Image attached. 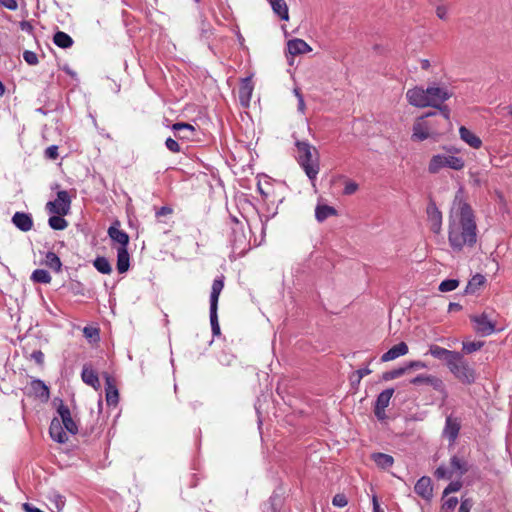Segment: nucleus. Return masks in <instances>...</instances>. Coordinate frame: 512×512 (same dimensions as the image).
I'll list each match as a JSON object with an SVG mask.
<instances>
[{"mask_svg": "<svg viewBox=\"0 0 512 512\" xmlns=\"http://www.w3.org/2000/svg\"><path fill=\"white\" fill-rule=\"evenodd\" d=\"M477 224L474 211L463 200L460 193L455 195L449 215L448 242L454 252L473 248L477 243Z\"/></svg>", "mask_w": 512, "mask_h": 512, "instance_id": "obj_1", "label": "nucleus"}, {"mask_svg": "<svg viewBox=\"0 0 512 512\" xmlns=\"http://www.w3.org/2000/svg\"><path fill=\"white\" fill-rule=\"evenodd\" d=\"M451 96L452 92L447 88L436 85L428 86L426 89L420 86H415L408 89L406 92V98L410 105L419 108H436L446 121H449L451 111L444 102Z\"/></svg>", "mask_w": 512, "mask_h": 512, "instance_id": "obj_2", "label": "nucleus"}, {"mask_svg": "<svg viewBox=\"0 0 512 512\" xmlns=\"http://www.w3.org/2000/svg\"><path fill=\"white\" fill-rule=\"evenodd\" d=\"M295 145L298 151L297 161L299 165L305 171L309 180L315 181L320 170L317 150L307 141L298 140Z\"/></svg>", "mask_w": 512, "mask_h": 512, "instance_id": "obj_3", "label": "nucleus"}, {"mask_svg": "<svg viewBox=\"0 0 512 512\" xmlns=\"http://www.w3.org/2000/svg\"><path fill=\"white\" fill-rule=\"evenodd\" d=\"M448 369L462 384L471 385L477 379L475 368L469 364L461 352H458V355L454 358Z\"/></svg>", "mask_w": 512, "mask_h": 512, "instance_id": "obj_4", "label": "nucleus"}, {"mask_svg": "<svg viewBox=\"0 0 512 512\" xmlns=\"http://www.w3.org/2000/svg\"><path fill=\"white\" fill-rule=\"evenodd\" d=\"M66 431L73 435L78 432V426L72 416H69L62 421L56 417L51 420L49 434L55 442L61 444L66 443L68 441Z\"/></svg>", "mask_w": 512, "mask_h": 512, "instance_id": "obj_5", "label": "nucleus"}, {"mask_svg": "<svg viewBox=\"0 0 512 512\" xmlns=\"http://www.w3.org/2000/svg\"><path fill=\"white\" fill-rule=\"evenodd\" d=\"M224 288V276H219L213 280L211 293H210V324L213 336L220 335V325L218 321V300L221 291Z\"/></svg>", "mask_w": 512, "mask_h": 512, "instance_id": "obj_6", "label": "nucleus"}, {"mask_svg": "<svg viewBox=\"0 0 512 512\" xmlns=\"http://www.w3.org/2000/svg\"><path fill=\"white\" fill-rule=\"evenodd\" d=\"M465 162L463 158L453 156L436 154L433 155L428 164V171L432 174L438 173L443 168H450L452 170L459 171L463 169Z\"/></svg>", "mask_w": 512, "mask_h": 512, "instance_id": "obj_7", "label": "nucleus"}, {"mask_svg": "<svg viewBox=\"0 0 512 512\" xmlns=\"http://www.w3.org/2000/svg\"><path fill=\"white\" fill-rule=\"evenodd\" d=\"M470 321L474 324L475 332L481 336H489L497 331L496 322L487 312L471 315Z\"/></svg>", "mask_w": 512, "mask_h": 512, "instance_id": "obj_8", "label": "nucleus"}, {"mask_svg": "<svg viewBox=\"0 0 512 512\" xmlns=\"http://www.w3.org/2000/svg\"><path fill=\"white\" fill-rule=\"evenodd\" d=\"M71 208V197L66 190L57 192V198L46 204V209L51 214L67 215Z\"/></svg>", "mask_w": 512, "mask_h": 512, "instance_id": "obj_9", "label": "nucleus"}, {"mask_svg": "<svg viewBox=\"0 0 512 512\" xmlns=\"http://www.w3.org/2000/svg\"><path fill=\"white\" fill-rule=\"evenodd\" d=\"M437 113L435 111L428 112L424 116L420 117L413 125V134L412 139L417 141H424L433 135L435 132L432 130L429 121L424 120L426 117L435 116Z\"/></svg>", "mask_w": 512, "mask_h": 512, "instance_id": "obj_10", "label": "nucleus"}, {"mask_svg": "<svg viewBox=\"0 0 512 512\" xmlns=\"http://www.w3.org/2000/svg\"><path fill=\"white\" fill-rule=\"evenodd\" d=\"M394 392V388H387L377 396L374 404V414L379 421L386 419L385 409L389 406Z\"/></svg>", "mask_w": 512, "mask_h": 512, "instance_id": "obj_11", "label": "nucleus"}, {"mask_svg": "<svg viewBox=\"0 0 512 512\" xmlns=\"http://www.w3.org/2000/svg\"><path fill=\"white\" fill-rule=\"evenodd\" d=\"M410 383L413 385H421V384H428L433 387L434 390L438 391L439 393L446 395L447 391L445 388V384L437 376L434 375H427V374H419L416 377L412 378L410 380Z\"/></svg>", "mask_w": 512, "mask_h": 512, "instance_id": "obj_12", "label": "nucleus"}, {"mask_svg": "<svg viewBox=\"0 0 512 512\" xmlns=\"http://www.w3.org/2000/svg\"><path fill=\"white\" fill-rule=\"evenodd\" d=\"M428 354L438 360L444 361L447 368H449L454 358L458 355V351L448 350L436 344H432L429 346Z\"/></svg>", "mask_w": 512, "mask_h": 512, "instance_id": "obj_13", "label": "nucleus"}, {"mask_svg": "<svg viewBox=\"0 0 512 512\" xmlns=\"http://www.w3.org/2000/svg\"><path fill=\"white\" fill-rule=\"evenodd\" d=\"M414 491L424 500L430 502L433 498V486L431 478L428 476H422L419 478L414 486Z\"/></svg>", "mask_w": 512, "mask_h": 512, "instance_id": "obj_14", "label": "nucleus"}, {"mask_svg": "<svg viewBox=\"0 0 512 512\" xmlns=\"http://www.w3.org/2000/svg\"><path fill=\"white\" fill-rule=\"evenodd\" d=\"M28 395H32L41 401H48L50 397L49 387L40 379H33L29 384Z\"/></svg>", "mask_w": 512, "mask_h": 512, "instance_id": "obj_15", "label": "nucleus"}, {"mask_svg": "<svg viewBox=\"0 0 512 512\" xmlns=\"http://www.w3.org/2000/svg\"><path fill=\"white\" fill-rule=\"evenodd\" d=\"M253 89H254V86H253L251 77L248 76V77L241 79L239 90H238V97H239V102L243 107L249 106Z\"/></svg>", "mask_w": 512, "mask_h": 512, "instance_id": "obj_16", "label": "nucleus"}, {"mask_svg": "<svg viewBox=\"0 0 512 512\" xmlns=\"http://www.w3.org/2000/svg\"><path fill=\"white\" fill-rule=\"evenodd\" d=\"M460 428L461 425L459 420L450 415L446 417L445 426L442 434L445 438L449 440L451 444H453L459 435Z\"/></svg>", "mask_w": 512, "mask_h": 512, "instance_id": "obj_17", "label": "nucleus"}, {"mask_svg": "<svg viewBox=\"0 0 512 512\" xmlns=\"http://www.w3.org/2000/svg\"><path fill=\"white\" fill-rule=\"evenodd\" d=\"M119 227L120 222L116 220L108 228V235L113 242L120 244V247L127 248L129 244V235L125 231L119 229Z\"/></svg>", "mask_w": 512, "mask_h": 512, "instance_id": "obj_18", "label": "nucleus"}, {"mask_svg": "<svg viewBox=\"0 0 512 512\" xmlns=\"http://www.w3.org/2000/svg\"><path fill=\"white\" fill-rule=\"evenodd\" d=\"M427 215L431 223V231L438 234L442 226V213L434 202H430L427 206Z\"/></svg>", "mask_w": 512, "mask_h": 512, "instance_id": "obj_19", "label": "nucleus"}, {"mask_svg": "<svg viewBox=\"0 0 512 512\" xmlns=\"http://www.w3.org/2000/svg\"><path fill=\"white\" fill-rule=\"evenodd\" d=\"M12 223L23 232L30 231L33 227L32 216L25 212H16L12 216Z\"/></svg>", "mask_w": 512, "mask_h": 512, "instance_id": "obj_20", "label": "nucleus"}, {"mask_svg": "<svg viewBox=\"0 0 512 512\" xmlns=\"http://www.w3.org/2000/svg\"><path fill=\"white\" fill-rule=\"evenodd\" d=\"M172 130L176 132L175 136L177 138L186 140H192L196 131L193 125L185 122L174 123Z\"/></svg>", "mask_w": 512, "mask_h": 512, "instance_id": "obj_21", "label": "nucleus"}, {"mask_svg": "<svg viewBox=\"0 0 512 512\" xmlns=\"http://www.w3.org/2000/svg\"><path fill=\"white\" fill-rule=\"evenodd\" d=\"M81 378L85 384L93 387L94 389H98L100 387L98 374L90 364H84L81 372Z\"/></svg>", "mask_w": 512, "mask_h": 512, "instance_id": "obj_22", "label": "nucleus"}, {"mask_svg": "<svg viewBox=\"0 0 512 512\" xmlns=\"http://www.w3.org/2000/svg\"><path fill=\"white\" fill-rule=\"evenodd\" d=\"M408 345L405 342H400L397 345L391 347L387 352L381 356L382 362L392 361L400 356H404L408 353Z\"/></svg>", "mask_w": 512, "mask_h": 512, "instance_id": "obj_23", "label": "nucleus"}, {"mask_svg": "<svg viewBox=\"0 0 512 512\" xmlns=\"http://www.w3.org/2000/svg\"><path fill=\"white\" fill-rule=\"evenodd\" d=\"M105 380L106 402L110 406H116L119 401L118 389L113 384L112 378L108 374H105Z\"/></svg>", "mask_w": 512, "mask_h": 512, "instance_id": "obj_24", "label": "nucleus"}, {"mask_svg": "<svg viewBox=\"0 0 512 512\" xmlns=\"http://www.w3.org/2000/svg\"><path fill=\"white\" fill-rule=\"evenodd\" d=\"M459 134L462 141L474 149H479L482 146V140L465 126L459 128Z\"/></svg>", "mask_w": 512, "mask_h": 512, "instance_id": "obj_25", "label": "nucleus"}, {"mask_svg": "<svg viewBox=\"0 0 512 512\" xmlns=\"http://www.w3.org/2000/svg\"><path fill=\"white\" fill-rule=\"evenodd\" d=\"M287 50L289 54L295 56L310 52L312 49L304 40L295 38L287 42Z\"/></svg>", "mask_w": 512, "mask_h": 512, "instance_id": "obj_26", "label": "nucleus"}, {"mask_svg": "<svg viewBox=\"0 0 512 512\" xmlns=\"http://www.w3.org/2000/svg\"><path fill=\"white\" fill-rule=\"evenodd\" d=\"M130 268V255L128 249L119 247L117 249V270L120 274L127 272Z\"/></svg>", "mask_w": 512, "mask_h": 512, "instance_id": "obj_27", "label": "nucleus"}, {"mask_svg": "<svg viewBox=\"0 0 512 512\" xmlns=\"http://www.w3.org/2000/svg\"><path fill=\"white\" fill-rule=\"evenodd\" d=\"M371 460L376 464V466L380 469L387 470L394 464V458L385 453L375 452L371 454Z\"/></svg>", "mask_w": 512, "mask_h": 512, "instance_id": "obj_28", "label": "nucleus"}, {"mask_svg": "<svg viewBox=\"0 0 512 512\" xmlns=\"http://www.w3.org/2000/svg\"><path fill=\"white\" fill-rule=\"evenodd\" d=\"M450 469L453 470V475L457 474L462 477L469 471V464L463 458L454 455L450 459Z\"/></svg>", "mask_w": 512, "mask_h": 512, "instance_id": "obj_29", "label": "nucleus"}, {"mask_svg": "<svg viewBox=\"0 0 512 512\" xmlns=\"http://www.w3.org/2000/svg\"><path fill=\"white\" fill-rule=\"evenodd\" d=\"M42 264L55 273H59L62 270V262L60 258L52 251L45 253V258L42 261Z\"/></svg>", "mask_w": 512, "mask_h": 512, "instance_id": "obj_30", "label": "nucleus"}, {"mask_svg": "<svg viewBox=\"0 0 512 512\" xmlns=\"http://www.w3.org/2000/svg\"><path fill=\"white\" fill-rule=\"evenodd\" d=\"M337 215V210L329 205H317L315 208V218L318 222H323L331 216Z\"/></svg>", "mask_w": 512, "mask_h": 512, "instance_id": "obj_31", "label": "nucleus"}, {"mask_svg": "<svg viewBox=\"0 0 512 512\" xmlns=\"http://www.w3.org/2000/svg\"><path fill=\"white\" fill-rule=\"evenodd\" d=\"M273 12L284 21L289 19L288 7L285 0H269Z\"/></svg>", "mask_w": 512, "mask_h": 512, "instance_id": "obj_32", "label": "nucleus"}, {"mask_svg": "<svg viewBox=\"0 0 512 512\" xmlns=\"http://www.w3.org/2000/svg\"><path fill=\"white\" fill-rule=\"evenodd\" d=\"M53 43L59 48L67 49L72 47L74 41L70 35L63 31H57L53 36Z\"/></svg>", "mask_w": 512, "mask_h": 512, "instance_id": "obj_33", "label": "nucleus"}, {"mask_svg": "<svg viewBox=\"0 0 512 512\" xmlns=\"http://www.w3.org/2000/svg\"><path fill=\"white\" fill-rule=\"evenodd\" d=\"M486 279L482 274H475L467 283L465 288L466 294H474L481 286L484 285Z\"/></svg>", "mask_w": 512, "mask_h": 512, "instance_id": "obj_34", "label": "nucleus"}, {"mask_svg": "<svg viewBox=\"0 0 512 512\" xmlns=\"http://www.w3.org/2000/svg\"><path fill=\"white\" fill-rule=\"evenodd\" d=\"M93 266L101 274H110L112 272L111 264L104 256H97L93 261Z\"/></svg>", "mask_w": 512, "mask_h": 512, "instance_id": "obj_35", "label": "nucleus"}, {"mask_svg": "<svg viewBox=\"0 0 512 512\" xmlns=\"http://www.w3.org/2000/svg\"><path fill=\"white\" fill-rule=\"evenodd\" d=\"M30 278L34 283L40 284H49L52 280L51 275L45 269L34 270Z\"/></svg>", "mask_w": 512, "mask_h": 512, "instance_id": "obj_36", "label": "nucleus"}, {"mask_svg": "<svg viewBox=\"0 0 512 512\" xmlns=\"http://www.w3.org/2000/svg\"><path fill=\"white\" fill-rule=\"evenodd\" d=\"M64 215L53 214L48 219V224L53 230H64L68 226V222L64 219Z\"/></svg>", "mask_w": 512, "mask_h": 512, "instance_id": "obj_37", "label": "nucleus"}, {"mask_svg": "<svg viewBox=\"0 0 512 512\" xmlns=\"http://www.w3.org/2000/svg\"><path fill=\"white\" fill-rule=\"evenodd\" d=\"M67 290L74 296H84L86 291L84 284L78 280H71L67 284Z\"/></svg>", "mask_w": 512, "mask_h": 512, "instance_id": "obj_38", "label": "nucleus"}, {"mask_svg": "<svg viewBox=\"0 0 512 512\" xmlns=\"http://www.w3.org/2000/svg\"><path fill=\"white\" fill-rule=\"evenodd\" d=\"M484 346L483 341H463L462 352L464 354H471L480 350Z\"/></svg>", "mask_w": 512, "mask_h": 512, "instance_id": "obj_39", "label": "nucleus"}, {"mask_svg": "<svg viewBox=\"0 0 512 512\" xmlns=\"http://www.w3.org/2000/svg\"><path fill=\"white\" fill-rule=\"evenodd\" d=\"M458 504L459 500L457 497L447 496L442 500L441 510L442 512H453Z\"/></svg>", "mask_w": 512, "mask_h": 512, "instance_id": "obj_40", "label": "nucleus"}, {"mask_svg": "<svg viewBox=\"0 0 512 512\" xmlns=\"http://www.w3.org/2000/svg\"><path fill=\"white\" fill-rule=\"evenodd\" d=\"M446 1L447 0H430V3L436 6V15L441 20L447 19L448 9L447 6L443 4Z\"/></svg>", "mask_w": 512, "mask_h": 512, "instance_id": "obj_41", "label": "nucleus"}, {"mask_svg": "<svg viewBox=\"0 0 512 512\" xmlns=\"http://www.w3.org/2000/svg\"><path fill=\"white\" fill-rule=\"evenodd\" d=\"M83 335L91 342H98L100 339V330L96 327L86 326L83 329Z\"/></svg>", "mask_w": 512, "mask_h": 512, "instance_id": "obj_42", "label": "nucleus"}, {"mask_svg": "<svg viewBox=\"0 0 512 512\" xmlns=\"http://www.w3.org/2000/svg\"><path fill=\"white\" fill-rule=\"evenodd\" d=\"M405 373H406V368L404 366L398 367L396 369L384 372L382 374V380L390 381V380L401 377Z\"/></svg>", "mask_w": 512, "mask_h": 512, "instance_id": "obj_43", "label": "nucleus"}, {"mask_svg": "<svg viewBox=\"0 0 512 512\" xmlns=\"http://www.w3.org/2000/svg\"><path fill=\"white\" fill-rule=\"evenodd\" d=\"M459 286V280L457 279H445L443 280L438 289L440 292H450L455 290Z\"/></svg>", "mask_w": 512, "mask_h": 512, "instance_id": "obj_44", "label": "nucleus"}, {"mask_svg": "<svg viewBox=\"0 0 512 512\" xmlns=\"http://www.w3.org/2000/svg\"><path fill=\"white\" fill-rule=\"evenodd\" d=\"M278 502H280V499L272 495L267 502L263 504L262 511L263 512H278Z\"/></svg>", "mask_w": 512, "mask_h": 512, "instance_id": "obj_45", "label": "nucleus"}, {"mask_svg": "<svg viewBox=\"0 0 512 512\" xmlns=\"http://www.w3.org/2000/svg\"><path fill=\"white\" fill-rule=\"evenodd\" d=\"M461 488H462V482H461V481L457 480V481H452V482H450V483L445 487V489L443 490V493H442V500H444V498H446L447 496H449L451 493L458 492Z\"/></svg>", "mask_w": 512, "mask_h": 512, "instance_id": "obj_46", "label": "nucleus"}, {"mask_svg": "<svg viewBox=\"0 0 512 512\" xmlns=\"http://www.w3.org/2000/svg\"><path fill=\"white\" fill-rule=\"evenodd\" d=\"M434 475L438 479H451L453 477V470L444 465H440L435 470Z\"/></svg>", "mask_w": 512, "mask_h": 512, "instance_id": "obj_47", "label": "nucleus"}, {"mask_svg": "<svg viewBox=\"0 0 512 512\" xmlns=\"http://www.w3.org/2000/svg\"><path fill=\"white\" fill-rule=\"evenodd\" d=\"M57 413L59 415V419L60 421L64 420L65 418H68L69 416H71V412H70V409L68 406H66L63 401L60 399L59 400V405L57 407Z\"/></svg>", "mask_w": 512, "mask_h": 512, "instance_id": "obj_48", "label": "nucleus"}, {"mask_svg": "<svg viewBox=\"0 0 512 512\" xmlns=\"http://www.w3.org/2000/svg\"><path fill=\"white\" fill-rule=\"evenodd\" d=\"M165 146L172 153H179V152H181V147H180L179 143L175 139H173L171 137H168L166 139Z\"/></svg>", "mask_w": 512, "mask_h": 512, "instance_id": "obj_49", "label": "nucleus"}, {"mask_svg": "<svg viewBox=\"0 0 512 512\" xmlns=\"http://www.w3.org/2000/svg\"><path fill=\"white\" fill-rule=\"evenodd\" d=\"M473 504L474 502L471 498H462L457 512H470Z\"/></svg>", "mask_w": 512, "mask_h": 512, "instance_id": "obj_50", "label": "nucleus"}, {"mask_svg": "<svg viewBox=\"0 0 512 512\" xmlns=\"http://www.w3.org/2000/svg\"><path fill=\"white\" fill-rule=\"evenodd\" d=\"M23 58L29 65H36L38 64V56L35 52L26 50L23 52Z\"/></svg>", "mask_w": 512, "mask_h": 512, "instance_id": "obj_51", "label": "nucleus"}, {"mask_svg": "<svg viewBox=\"0 0 512 512\" xmlns=\"http://www.w3.org/2000/svg\"><path fill=\"white\" fill-rule=\"evenodd\" d=\"M332 504L335 507L343 508L348 504L347 497L344 494H336L332 499Z\"/></svg>", "mask_w": 512, "mask_h": 512, "instance_id": "obj_52", "label": "nucleus"}, {"mask_svg": "<svg viewBox=\"0 0 512 512\" xmlns=\"http://www.w3.org/2000/svg\"><path fill=\"white\" fill-rule=\"evenodd\" d=\"M404 367L406 368V371L410 369H426L427 364L425 362L416 360L408 362L407 364L404 365Z\"/></svg>", "mask_w": 512, "mask_h": 512, "instance_id": "obj_53", "label": "nucleus"}, {"mask_svg": "<svg viewBox=\"0 0 512 512\" xmlns=\"http://www.w3.org/2000/svg\"><path fill=\"white\" fill-rule=\"evenodd\" d=\"M358 189V184L354 181H347L345 183V187L343 190V194L345 195H352L354 194Z\"/></svg>", "mask_w": 512, "mask_h": 512, "instance_id": "obj_54", "label": "nucleus"}, {"mask_svg": "<svg viewBox=\"0 0 512 512\" xmlns=\"http://www.w3.org/2000/svg\"><path fill=\"white\" fill-rule=\"evenodd\" d=\"M45 156L48 159L55 160L58 157V146L51 145L45 150Z\"/></svg>", "mask_w": 512, "mask_h": 512, "instance_id": "obj_55", "label": "nucleus"}, {"mask_svg": "<svg viewBox=\"0 0 512 512\" xmlns=\"http://www.w3.org/2000/svg\"><path fill=\"white\" fill-rule=\"evenodd\" d=\"M31 359H33L38 365H43L44 353L41 350H35L31 353Z\"/></svg>", "mask_w": 512, "mask_h": 512, "instance_id": "obj_56", "label": "nucleus"}, {"mask_svg": "<svg viewBox=\"0 0 512 512\" xmlns=\"http://www.w3.org/2000/svg\"><path fill=\"white\" fill-rule=\"evenodd\" d=\"M19 27L22 31L28 33V34H32L33 33V30H34V27L33 25L31 24V22L29 21H26V20H23L19 23Z\"/></svg>", "mask_w": 512, "mask_h": 512, "instance_id": "obj_57", "label": "nucleus"}, {"mask_svg": "<svg viewBox=\"0 0 512 512\" xmlns=\"http://www.w3.org/2000/svg\"><path fill=\"white\" fill-rule=\"evenodd\" d=\"M0 5L9 10H16L18 7L16 0H0Z\"/></svg>", "mask_w": 512, "mask_h": 512, "instance_id": "obj_58", "label": "nucleus"}, {"mask_svg": "<svg viewBox=\"0 0 512 512\" xmlns=\"http://www.w3.org/2000/svg\"><path fill=\"white\" fill-rule=\"evenodd\" d=\"M361 380L362 378L358 377V374L355 372H353L352 375L350 376V383L353 388L357 389L358 386L360 385Z\"/></svg>", "mask_w": 512, "mask_h": 512, "instance_id": "obj_59", "label": "nucleus"}, {"mask_svg": "<svg viewBox=\"0 0 512 512\" xmlns=\"http://www.w3.org/2000/svg\"><path fill=\"white\" fill-rule=\"evenodd\" d=\"M172 213V208L169 206H162L156 211V216L161 217Z\"/></svg>", "mask_w": 512, "mask_h": 512, "instance_id": "obj_60", "label": "nucleus"}, {"mask_svg": "<svg viewBox=\"0 0 512 512\" xmlns=\"http://www.w3.org/2000/svg\"><path fill=\"white\" fill-rule=\"evenodd\" d=\"M373 512H384V509L380 506L376 495L372 497Z\"/></svg>", "mask_w": 512, "mask_h": 512, "instance_id": "obj_61", "label": "nucleus"}, {"mask_svg": "<svg viewBox=\"0 0 512 512\" xmlns=\"http://www.w3.org/2000/svg\"><path fill=\"white\" fill-rule=\"evenodd\" d=\"M23 509H24L26 512H44V511L40 510L39 508L32 506V505H31V504H29V503H24V504H23Z\"/></svg>", "mask_w": 512, "mask_h": 512, "instance_id": "obj_62", "label": "nucleus"}, {"mask_svg": "<svg viewBox=\"0 0 512 512\" xmlns=\"http://www.w3.org/2000/svg\"><path fill=\"white\" fill-rule=\"evenodd\" d=\"M371 372L372 371L368 367L361 368V369H358L357 371H355V373L358 374V377H361V378L371 374Z\"/></svg>", "mask_w": 512, "mask_h": 512, "instance_id": "obj_63", "label": "nucleus"}, {"mask_svg": "<svg viewBox=\"0 0 512 512\" xmlns=\"http://www.w3.org/2000/svg\"><path fill=\"white\" fill-rule=\"evenodd\" d=\"M62 70H63L66 74H68L69 76H71L72 78H76V76H77L76 72H75V71H73V70L70 68V66H69V65H67V64H66V65H64V66L62 67Z\"/></svg>", "mask_w": 512, "mask_h": 512, "instance_id": "obj_64", "label": "nucleus"}]
</instances>
